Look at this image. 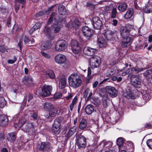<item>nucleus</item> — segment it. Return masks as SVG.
Here are the masks:
<instances>
[{
    "label": "nucleus",
    "instance_id": "8",
    "mask_svg": "<svg viewBox=\"0 0 152 152\" xmlns=\"http://www.w3.org/2000/svg\"><path fill=\"white\" fill-rule=\"evenodd\" d=\"M82 31L84 36L88 39H89L94 34L93 30L86 26L82 27Z\"/></svg>",
    "mask_w": 152,
    "mask_h": 152
},
{
    "label": "nucleus",
    "instance_id": "45",
    "mask_svg": "<svg viewBox=\"0 0 152 152\" xmlns=\"http://www.w3.org/2000/svg\"><path fill=\"white\" fill-rule=\"evenodd\" d=\"M61 121L58 118H57L54 121L53 126H56L60 127Z\"/></svg>",
    "mask_w": 152,
    "mask_h": 152
},
{
    "label": "nucleus",
    "instance_id": "23",
    "mask_svg": "<svg viewBox=\"0 0 152 152\" xmlns=\"http://www.w3.org/2000/svg\"><path fill=\"white\" fill-rule=\"evenodd\" d=\"M15 117L14 118V127L15 128H17L18 126L21 127L25 122V120L24 121H23L20 122V118H17L16 119H15Z\"/></svg>",
    "mask_w": 152,
    "mask_h": 152
},
{
    "label": "nucleus",
    "instance_id": "61",
    "mask_svg": "<svg viewBox=\"0 0 152 152\" xmlns=\"http://www.w3.org/2000/svg\"><path fill=\"white\" fill-rule=\"evenodd\" d=\"M90 90V89L88 88L86 89L83 93L84 96L86 97L87 96V95Z\"/></svg>",
    "mask_w": 152,
    "mask_h": 152
},
{
    "label": "nucleus",
    "instance_id": "28",
    "mask_svg": "<svg viewBox=\"0 0 152 152\" xmlns=\"http://www.w3.org/2000/svg\"><path fill=\"white\" fill-rule=\"evenodd\" d=\"M94 110V106L91 104L88 105L85 108V112L88 115L91 114Z\"/></svg>",
    "mask_w": 152,
    "mask_h": 152
},
{
    "label": "nucleus",
    "instance_id": "58",
    "mask_svg": "<svg viewBox=\"0 0 152 152\" xmlns=\"http://www.w3.org/2000/svg\"><path fill=\"white\" fill-rule=\"evenodd\" d=\"M55 5H53L49 7L48 8V10L46 12V13H47V14H49L50 12L53 10L54 8L55 7Z\"/></svg>",
    "mask_w": 152,
    "mask_h": 152
},
{
    "label": "nucleus",
    "instance_id": "13",
    "mask_svg": "<svg viewBox=\"0 0 152 152\" xmlns=\"http://www.w3.org/2000/svg\"><path fill=\"white\" fill-rule=\"evenodd\" d=\"M92 24L94 28L97 29H100L102 25V21L97 17H94L93 18Z\"/></svg>",
    "mask_w": 152,
    "mask_h": 152
},
{
    "label": "nucleus",
    "instance_id": "5",
    "mask_svg": "<svg viewBox=\"0 0 152 152\" xmlns=\"http://www.w3.org/2000/svg\"><path fill=\"white\" fill-rule=\"evenodd\" d=\"M121 34L122 38L121 41L122 47L125 48L129 46L132 42V38L127 35H123L122 34Z\"/></svg>",
    "mask_w": 152,
    "mask_h": 152
},
{
    "label": "nucleus",
    "instance_id": "17",
    "mask_svg": "<svg viewBox=\"0 0 152 152\" xmlns=\"http://www.w3.org/2000/svg\"><path fill=\"white\" fill-rule=\"evenodd\" d=\"M131 26L129 25H126L125 27H123L121 28V34L122 35H128L129 32L131 29Z\"/></svg>",
    "mask_w": 152,
    "mask_h": 152
},
{
    "label": "nucleus",
    "instance_id": "6",
    "mask_svg": "<svg viewBox=\"0 0 152 152\" xmlns=\"http://www.w3.org/2000/svg\"><path fill=\"white\" fill-rule=\"evenodd\" d=\"M67 43L64 40L61 39L58 41L56 43L55 49L58 51H62L67 48Z\"/></svg>",
    "mask_w": 152,
    "mask_h": 152
},
{
    "label": "nucleus",
    "instance_id": "24",
    "mask_svg": "<svg viewBox=\"0 0 152 152\" xmlns=\"http://www.w3.org/2000/svg\"><path fill=\"white\" fill-rule=\"evenodd\" d=\"M58 10V13L60 15H64L66 13V10L65 7L61 4L59 5Z\"/></svg>",
    "mask_w": 152,
    "mask_h": 152
},
{
    "label": "nucleus",
    "instance_id": "46",
    "mask_svg": "<svg viewBox=\"0 0 152 152\" xmlns=\"http://www.w3.org/2000/svg\"><path fill=\"white\" fill-rule=\"evenodd\" d=\"M62 96V94L60 92H56L54 96V98L55 99H57L60 98Z\"/></svg>",
    "mask_w": 152,
    "mask_h": 152
},
{
    "label": "nucleus",
    "instance_id": "53",
    "mask_svg": "<svg viewBox=\"0 0 152 152\" xmlns=\"http://www.w3.org/2000/svg\"><path fill=\"white\" fill-rule=\"evenodd\" d=\"M113 9V6L112 5L106 6L104 8V10L107 11H109L110 10H112Z\"/></svg>",
    "mask_w": 152,
    "mask_h": 152
},
{
    "label": "nucleus",
    "instance_id": "51",
    "mask_svg": "<svg viewBox=\"0 0 152 152\" xmlns=\"http://www.w3.org/2000/svg\"><path fill=\"white\" fill-rule=\"evenodd\" d=\"M30 40L28 38V37L26 35H25L24 38L23 39V41L24 44L26 45H29L28 44V42H29Z\"/></svg>",
    "mask_w": 152,
    "mask_h": 152
},
{
    "label": "nucleus",
    "instance_id": "26",
    "mask_svg": "<svg viewBox=\"0 0 152 152\" xmlns=\"http://www.w3.org/2000/svg\"><path fill=\"white\" fill-rule=\"evenodd\" d=\"M98 43L99 47L102 48L106 47L107 43L103 37H99L98 39Z\"/></svg>",
    "mask_w": 152,
    "mask_h": 152
},
{
    "label": "nucleus",
    "instance_id": "54",
    "mask_svg": "<svg viewBox=\"0 0 152 152\" xmlns=\"http://www.w3.org/2000/svg\"><path fill=\"white\" fill-rule=\"evenodd\" d=\"M111 23L113 25L115 26H117L118 22L117 20L115 19H113V20H111Z\"/></svg>",
    "mask_w": 152,
    "mask_h": 152
},
{
    "label": "nucleus",
    "instance_id": "14",
    "mask_svg": "<svg viewBox=\"0 0 152 152\" xmlns=\"http://www.w3.org/2000/svg\"><path fill=\"white\" fill-rule=\"evenodd\" d=\"M107 93L112 98L115 97L117 96L118 91L113 87L108 86L106 88Z\"/></svg>",
    "mask_w": 152,
    "mask_h": 152
},
{
    "label": "nucleus",
    "instance_id": "63",
    "mask_svg": "<svg viewBox=\"0 0 152 152\" xmlns=\"http://www.w3.org/2000/svg\"><path fill=\"white\" fill-rule=\"evenodd\" d=\"M23 44V39H20L19 43L18 44V46L19 47L20 49L21 48V46Z\"/></svg>",
    "mask_w": 152,
    "mask_h": 152
},
{
    "label": "nucleus",
    "instance_id": "60",
    "mask_svg": "<svg viewBox=\"0 0 152 152\" xmlns=\"http://www.w3.org/2000/svg\"><path fill=\"white\" fill-rule=\"evenodd\" d=\"M143 98V99L145 100L146 101H148L150 99V96L147 94H145L144 95Z\"/></svg>",
    "mask_w": 152,
    "mask_h": 152
},
{
    "label": "nucleus",
    "instance_id": "27",
    "mask_svg": "<svg viewBox=\"0 0 152 152\" xmlns=\"http://www.w3.org/2000/svg\"><path fill=\"white\" fill-rule=\"evenodd\" d=\"M16 134L15 132L9 133L7 136V140L12 142H14L16 139Z\"/></svg>",
    "mask_w": 152,
    "mask_h": 152
},
{
    "label": "nucleus",
    "instance_id": "33",
    "mask_svg": "<svg viewBox=\"0 0 152 152\" xmlns=\"http://www.w3.org/2000/svg\"><path fill=\"white\" fill-rule=\"evenodd\" d=\"M44 32L49 37L50 39H52V37L50 36L51 33V29L50 28L47 26L45 27L44 30Z\"/></svg>",
    "mask_w": 152,
    "mask_h": 152
},
{
    "label": "nucleus",
    "instance_id": "31",
    "mask_svg": "<svg viewBox=\"0 0 152 152\" xmlns=\"http://www.w3.org/2000/svg\"><path fill=\"white\" fill-rule=\"evenodd\" d=\"M41 25V24L40 23H36L29 31V33L30 34H32L34 31L40 28Z\"/></svg>",
    "mask_w": 152,
    "mask_h": 152
},
{
    "label": "nucleus",
    "instance_id": "29",
    "mask_svg": "<svg viewBox=\"0 0 152 152\" xmlns=\"http://www.w3.org/2000/svg\"><path fill=\"white\" fill-rule=\"evenodd\" d=\"M53 106L49 102L45 103L44 105V109L47 111H52L54 108Z\"/></svg>",
    "mask_w": 152,
    "mask_h": 152
},
{
    "label": "nucleus",
    "instance_id": "55",
    "mask_svg": "<svg viewBox=\"0 0 152 152\" xmlns=\"http://www.w3.org/2000/svg\"><path fill=\"white\" fill-rule=\"evenodd\" d=\"M53 131L56 134H58L60 133L61 131L60 128L53 129Z\"/></svg>",
    "mask_w": 152,
    "mask_h": 152
},
{
    "label": "nucleus",
    "instance_id": "11",
    "mask_svg": "<svg viewBox=\"0 0 152 152\" xmlns=\"http://www.w3.org/2000/svg\"><path fill=\"white\" fill-rule=\"evenodd\" d=\"M52 90V88L51 86L45 85L42 88L41 94L44 97L48 96L51 94Z\"/></svg>",
    "mask_w": 152,
    "mask_h": 152
},
{
    "label": "nucleus",
    "instance_id": "49",
    "mask_svg": "<svg viewBox=\"0 0 152 152\" xmlns=\"http://www.w3.org/2000/svg\"><path fill=\"white\" fill-rule=\"evenodd\" d=\"M17 58L15 56H14L13 59H10L7 61V62L9 64H12L15 63L17 61Z\"/></svg>",
    "mask_w": 152,
    "mask_h": 152
},
{
    "label": "nucleus",
    "instance_id": "47",
    "mask_svg": "<svg viewBox=\"0 0 152 152\" xmlns=\"http://www.w3.org/2000/svg\"><path fill=\"white\" fill-rule=\"evenodd\" d=\"M41 53L42 55V56L46 58L49 59L51 58V56L50 54L45 53L43 51H41Z\"/></svg>",
    "mask_w": 152,
    "mask_h": 152
},
{
    "label": "nucleus",
    "instance_id": "57",
    "mask_svg": "<svg viewBox=\"0 0 152 152\" xmlns=\"http://www.w3.org/2000/svg\"><path fill=\"white\" fill-rule=\"evenodd\" d=\"M47 14V13H46V12H45L44 11H41L39 12L36 15V16L37 17H39L42 16L43 15L45 14Z\"/></svg>",
    "mask_w": 152,
    "mask_h": 152
},
{
    "label": "nucleus",
    "instance_id": "59",
    "mask_svg": "<svg viewBox=\"0 0 152 152\" xmlns=\"http://www.w3.org/2000/svg\"><path fill=\"white\" fill-rule=\"evenodd\" d=\"M130 72V69H129L126 70L124 72H123L122 73V76H125L126 75L129 74Z\"/></svg>",
    "mask_w": 152,
    "mask_h": 152
},
{
    "label": "nucleus",
    "instance_id": "18",
    "mask_svg": "<svg viewBox=\"0 0 152 152\" xmlns=\"http://www.w3.org/2000/svg\"><path fill=\"white\" fill-rule=\"evenodd\" d=\"M52 46L51 42L46 41L43 42L41 46V49L42 50H46L50 49Z\"/></svg>",
    "mask_w": 152,
    "mask_h": 152
},
{
    "label": "nucleus",
    "instance_id": "21",
    "mask_svg": "<svg viewBox=\"0 0 152 152\" xmlns=\"http://www.w3.org/2000/svg\"><path fill=\"white\" fill-rule=\"evenodd\" d=\"M76 127L75 126L71 128L66 133V136L67 139L70 137L76 132Z\"/></svg>",
    "mask_w": 152,
    "mask_h": 152
},
{
    "label": "nucleus",
    "instance_id": "15",
    "mask_svg": "<svg viewBox=\"0 0 152 152\" xmlns=\"http://www.w3.org/2000/svg\"><path fill=\"white\" fill-rule=\"evenodd\" d=\"M83 53L86 55L91 56L94 54L97 51L96 49L86 47L84 48Z\"/></svg>",
    "mask_w": 152,
    "mask_h": 152
},
{
    "label": "nucleus",
    "instance_id": "2",
    "mask_svg": "<svg viewBox=\"0 0 152 152\" xmlns=\"http://www.w3.org/2000/svg\"><path fill=\"white\" fill-rule=\"evenodd\" d=\"M68 80L69 85L72 88H76L82 84V80L81 77L76 74L71 75Z\"/></svg>",
    "mask_w": 152,
    "mask_h": 152
},
{
    "label": "nucleus",
    "instance_id": "40",
    "mask_svg": "<svg viewBox=\"0 0 152 152\" xmlns=\"http://www.w3.org/2000/svg\"><path fill=\"white\" fill-rule=\"evenodd\" d=\"M6 102L4 97H0V107L3 108L6 105Z\"/></svg>",
    "mask_w": 152,
    "mask_h": 152
},
{
    "label": "nucleus",
    "instance_id": "22",
    "mask_svg": "<svg viewBox=\"0 0 152 152\" xmlns=\"http://www.w3.org/2000/svg\"><path fill=\"white\" fill-rule=\"evenodd\" d=\"M66 78L65 77H62L59 81V88L60 89L64 88L66 86Z\"/></svg>",
    "mask_w": 152,
    "mask_h": 152
},
{
    "label": "nucleus",
    "instance_id": "30",
    "mask_svg": "<svg viewBox=\"0 0 152 152\" xmlns=\"http://www.w3.org/2000/svg\"><path fill=\"white\" fill-rule=\"evenodd\" d=\"M87 122L86 120L84 119H82L79 124V129H80L83 130L86 128L87 126Z\"/></svg>",
    "mask_w": 152,
    "mask_h": 152
},
{
    "label": "nucleus",
    "instance_id": "1",
    "mask_svg": "<svg viewBox=\"0 0 152 152\" xmlns=\"http://www.w3.org/2000/svg\"><path fill=\"white\" fill-rule=\"evenodd\" d=\"M55 20L54 24L52 26V29L55 33H58L60 30L61 27L60 26H62V23H65V19H63L62 20L57 15V14L55 12H52L49 19L48 22V24H49L52 23L53 19Z\"/></svg>",
    "mask_w": 152,
    "mask_h": 152
},
{
    "label": "nucleus",
    "instance_id": "37",
    "mask_svg": "<svg viewBox=\"0 0 152 152\" xmlns=\"http://www.w3.org/2000/svg\"><path fill=\"white\" fill-rule=\"evenodd\" d=\"M115 72V70L113 68L108 69L106 74V76L109 77L113 75Z\"/></svg>",
    "mask_w": 152,
    "mask_h": 152
},
{
    "label": "nucleus",
    "instance_id": "41",
    "mask_svg": "<svg viewBox=\"0 0 152 152\" xmlns=\"http://www.w3.org/2000/svg\"><path fill=\"white\" fill-rule=\"evenodd\" d=\"M131 69L132 71L135 72L136 73H138L143 71L144 70L143 68L140 69L137 66H136L135 67H132L131 68Z\"/></svg>",
    "mask_w": 152,
    "mask_h": 152
},
{
    "label": "nucleus",
    "instance_id": "52",
    "mask_svg": "<svg viewBox=\"0 0 152 152\" xmlns=\"http://www.w3.org/2000/svg\"><path fill=\"white\" fill-rule=\"evenodd\" d=\"M28 131H31L32 132L34 131V126L32 123L28 124Z\"/></svg>",
    "mask_w": 152,
    "mask_h": 152
},
{
    "label": "nucleus",
    "instance_id": "19",
    "mask_svg": "<svg viewBox=\"0 0 152 152\" xmlns=\"http://www.w3.org/2000/svg\"><path fill=\"white\" fill-rule=\"evenodd\" d=\"M23 83L26 85H30L32 83V78L30 76H25L22 78Z\"/></svg>",
    "mask_w": 152,
    "mask_h": 152
},
{
    "label": "nucleus",
    "instance_id": "44",
    "mask_svg": "<svg viewBox=\"0 0 152 152\" xmlns=\"http://www.w3.org/2000/svg\"><path fill=\"white\" fill-rule=\"evenodd\" d=\"M124 143V140L123 138L120 137L117 140V144L120 147Z\"/></svg>",
    "mask_w": 152,
    "mask_h": 152
},
{
    "label": "nucleus",
    "instance_id": "9",
    "mask_svg": "<svg viewBox=\"0 0 152 152\" xmlns=\"http://www.w3.org/2000/svg\"><path fill=\"white\" fill-rule=\"evenodd\" d=\"M71 47L73 53L75 54H78L80 49L78 42L75 40H72L71 42Z\"/></svg>",
    "mask_w": 152,
    "mask_h": 152
},
{
    "label": "nucleus",
    "instance_id": "48",
    "mask_svg": "<svg viewBox=\"0 0 152 152\" xmlns=\"http://www.w3.org/2000/svg\"><path fill=\"white\" fill-rule=\"evenodd\" d=\"M9 49L7 47H5L3 46H0V51L3 53L6 51L8 52Z\"/></svg>",
    "mask_w": 152,
    "mask_h": 152
},
{
    "label": "nucleus",
    "instance_id": "25",
    "mask_svg": "<svg viewBox=\"0 0 152 152\" xmlns=\"http://www.w3.org/2000/svg\"><path fill=\"white\" fill-rule=\"evenodd\" d=\"M144 12L146 13H149L152 12V3L148 2L146 6L143 8Z\"/></svg>",
    "mask_w": 152,
    "mask_h": 152
},
{
    "label": "nucleus",
    "instance_id": "38",
    "mask_svg": "<svg viewBox=\"0 0 152 152\" xmlns=\"http://www.w3.org/2000/svg\"><path fill=\"white\" fill-rule=\"evenodd\" d=\"M50 112L49 118L55 116L58 113V110L56 108H54L53 110H52V111Z\"/></svg>",
    "mask_w": 152,
    "mask_h": 152
},
{
    "label": "nucleus",
    "instance_id": "62",
    "mask_svg": "<svg viewBox=\"0 0 152 152\" xmlns=\"http://www.w3.org/2000/svg\"><path fill=\"white\" fill-rule=\"evenodd\" d=\"M4 139V135L3 132H0V141H2Z\"/></svg>",
    "mask_w": 152,
    "mask_h": 152
},
{
    "label": "nucleus",
    "instance_id": "39",
    "mask_svg": "<svg viewBox=\"0 0 152 152\" xmlns=\"http://www.w3.org/2000/svg\"><path fill=\"white\" fill-rule=\"evenodd\" d=\"M77 96H76L73 99L72 103L70 104V109L71 111L72 110L74 107L75 105L77 103Z\"/></svg>",
    "mask_w": 152,
    "mask_h": 152
},
{
    "label": "nucleus",
    "instance_id": "36",
    "mask_svg": "<svg viewBox=\"0 0 152 152\" xmlns=\"http://www.w3.org/2000/svg\"><path fill=\"white\" fill-rule=\"evenodd\" d=\"M133 10H128L125 14L124 17L126 19H128L131 18L133 15Z\"/></svg>",
    "mask_w": 152,
    "mask_h": 152
},
{
    "label": "nucleus",
    "instance_id": "32",
    "mask_svg": "<svg viewBox=\"0 0 152 152\" xmlns=\"http://www.w3.org/2000/svg\"><path fill=\"white\" fill-rule=\"evenodd\" d=\"M143 75L148 79L152 78V69H148L143 73Z\"/></svg>",
    "mask_w": 152,
    "mask_h": 152
},
{
    "label": "nucleus",
    "instance_id": "20",
    "mask_svg": "<svg viewBox=\"0 0 152 152\" xmlns=\"http://www.w3.org/2000/svg\"><path fill=\"white\" fill-rule=\"evenodd\" d=\"M8 119L7 116L4 114L0 115V125L5 126L7 124Z\"/></svg>",
    "mask_w": 152,
    "mask_h": 152
},
{
    "label": "nucleus",
    "instance_id": "34",
    "mask_svg": "<svg viewBox=\"0 0 152 152\" xmlns=\"http://www.w3.org/2000/svg\"><path fill=\"white\" fill-rule=\"evenodd\" d=\"M46 74L47 77H49L50 79H53L55 77V74L53 71L51 70L46 71Z\"/></svg>",
    "mask_w": 152,
    "mask_h": 152
},
{
    "label": "nucleus",
    "instance_id": "56",
    "mask_svg": "<svg viewBox=\"0 0 152 152\" xmlns=\"http://www.w3.org/2000/svg\"><path fill=\"white\" fill-rule=\"evenodd\" d=\"M103 146H106V148H110L112 146V144L110 142H107L104 144Z\"/></svg>",
    "mask_w": 152,
    "mask_h": 152
},
{
    "label": "nucleus",
    "instance_id": "12",
    "mask_svg": "<svg viewBox=\"0 0 152 152\" xmlns=\"http://www.w3.org/2000/svg\"><path fill=\"white\" fill-rule=\"evenodd\" d=\"M137 91V90L136 89L132 91L131 88L130 87H128L124 94V96L128 99H134L135 95L134 93Z\"/></svg>",
    "mask_w": 152,
    "mask_h": 152
},
{
    "label": "nucleus",
    "instance_id": "35",
    "mask_svg": "<svg viewBox=\"0 0 152 152\" xmlns=\"http://www.w3.org/2000/svg\"><path fill=\"white\" fill-rule=\"evenodd\" d=\"M127 8L126 4L125 3H121L118 6V10L121 12L125 11Z\"/></svg>",
    "mask_w": 152,
    "mask_h": 152
},
{
    "label": "nucleus",
    "instance_id": "10",
    "mask_svg": "<svg viewBox=\"0 0 152 152\" xmlns=\"http://www.w3.org/2000/svg\"><path fill=\"white\" fill-rule=\"evenodd\" d=\"M66 58L64 54H59L54 57V61L57 64H64L66 61Z\"/></svg>",
    "mask_w": 152,
    "mask_h": 152
},
{
    "label": "nucleus",
    "instance_id": "64",
    "mask_svg": "<svg viewBox=\"0 0 152 152\" xmlns=\"http://www.w3.org/2000/svg\"><path fill=\"white\" fill-rule=\"evenodd\" d=\"M31 117H32L34 119H36L37 117V114L35 113H33L31 114Z\"/></svg>",
    "mask_w": 152,
    "mask_h": 152
},
{
    "label": "nucleus",
    "instance_id": "43",
    "mask_svg": "<svg viewBox=\"0 0 152 152\" xmlns=\"http://www.w3.org/2000/svg\"><path fill=\"white\" fill-rule=\"evenodd\" d=\"M117 13V9L115 8H113L112 10L110 15V17L114 18H116Z\"/></svg>",
    "mask_w": 152,
    "mask_h": 152
},
{
    "label": "nucleus",
    "instance_id": "50",
    "mask_svg": "<svg viewBox=\"0 0 152 152\" xmlns=\"http://www.w3.org/2000/svg\"><path fill=\"white\" fill-rule=\"evenodd\" d=\"M146 143L148 147L151 149H152V139L148 140Z\"/></svg>",
    "mask_w": 152,
    "mask_h": 152
},
{
    "label": "nucleus",
    "instance_id": "4",
    "mask_svg": "<svg viewBox=\"0 0 152 152\" xmlns=\"http://www.w3.org/2000/svg\"><path fill=\"white\" fill-rule=\"evenodd\" d=\"M75 144L79 148H84L86 145V140L83 135H77Z\"/></svg>",
    "mask_w": 152,
    "mask_h": 152
},
{
    "label": "nucleus",
    "instance_id": "7",
    "mask_svg": "<svg viewBox=\"0 0 152 152\" xmlns=\"http://www.w3.org/2000/svg\"><path fill=\"white\" fill-rule=\"evenodd\" d=\"M100 60V57L96 55L91 56L90 58V63L91 68H94L98 67L99 65Z\"/></svg>",
    "mask_w": 152,
    "mask_h": 152
},
{
    "label": "nucleus",
    "instance_id": "16",
    "mask_svg": "<svg viewBox=\"0 0 152 152\" xmlns=\"http://www.w3.org/2000/svg\"><path fill=\"white\" fill-rule=\"evenodd\" d=\"M51 147V145L48 142H43L38 146V148L40 151H47L50 149Z\"/></svg>",
    "mask_w": 152,
    "mask_h": 152
},
{
    "label": "nucleus",
    "instance_id": "42",
    "mask_svg": "<svg viewBox=\"0 0 152 152\" xmlns=\"http://www.w3.org/2000/svg\"><path fill=\"white\" fill-rule=\"evenodd\" d=\"M80 24V22L78 19H75L72 24V26L74 28H76Z\"/></svg>",
    "mask_w": 152,
    "mask_h": 152
},
{
    "label": "nucleus",
    "instance_id": "3",
    "mask_svg": "<svg viewBox=\"0 0 152 152\" xmlns=\"http://www.w3.org/2000/svg\"><path fill=\"white\" fill-rule=\"evenodd\" d=\"M128 78L130 80L132 85L135 87L140 88L141 87V80L139 75L130 73L128 75Z\"/></svg>",
    "mask_w": 152,
    "mask_h": 152
}]
</instances>
